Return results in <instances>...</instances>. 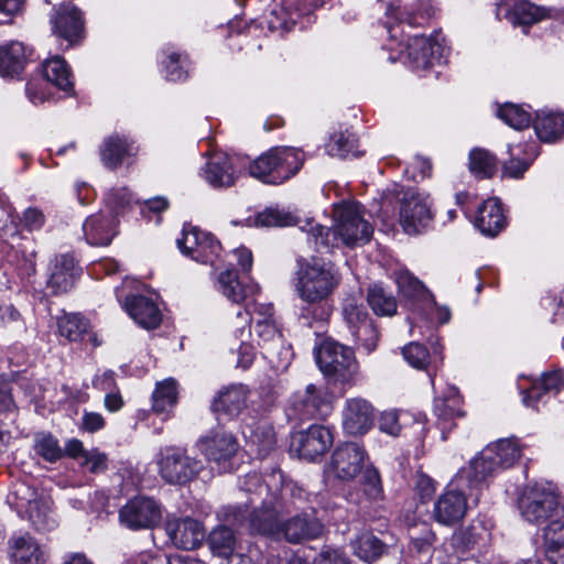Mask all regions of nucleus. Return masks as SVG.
<instances>
[{"mask_svg":"<svg viewBox=\"0 0 564 564\" xmlns=\"http://www.w3.org/2000/svg\"><path fill=\"white\" fill-rule=\"evenodd\" d=\"M76 276L77 270L73 257L62 254L55 259L47 286L54 294L68 292L73 288Z\"/></svg>","mask_w":564,"mask_h":564,"instance_id":"7c9ffc66","label":"nucleus"},{"mask_svg":"<svg viewBox=\"0 0 564 564\" xmlns=\"http://www.w3.org/2000/svg\"><path fill=\"white\" fill-rule=\"evenodd\" d=\"M357 138L349 131L336 132L330 137L327 143V152L332 156L345 159L349 155L359 156L361 152L358 151Z\"/></svg>","mask_w":564,"mask_h":564,"instance_id":"c03bdc74","label":"nucleus"},{"mask_svg":"<svg viewBox=\"0 0 564 564\" xmlns=\"http://www.w3.org/2000/svg\"><path fill=\"white\" fill-rule=\"evenodd\" d=\"M430 345L433 352L430 354L424 346L417 343H411L406 345L403 350L404 359L414 368L424 369L429 365H433L435 368L442 364V348L438 345L437 338H432Z\"/></svg>","mask_w":564,"mask_h":564,"instance_id":"2f4dec72","label":"nucleus"},{"mask_svg":"<svg viewBox=\"0 0 564 564\" xmlns=\"http://www.w3.org/2000/svg\"><path fill=\"white\" fill-rule=\"evenodd\" d=\"M351 333L361 344V346L367 350V352H371L376 349L379 339V333L372 322L360 324Z\"/></svg>","mask_w":564,"mask_h":564,"instance_id":"6e6d98bb","label":"nucleus"},{"mask_svg":"<svg viewBox=\"0 0 564 564\" xmlns=\"http://www.w3.org/2000/svg\"><path fill=\"white\" fill-rule=\"evenodd\" d=\"M250 442L258 446V454L267 455L275 445L274 432L271 426L259 425L254 431H250L248 436Z\"/></svg>","mask_w":564,"mask_h":564,"instance_id":"864d4df0","label":"nucleus"},{"mask_svg":"<svg viewBox=\"0 0 564 564\" xmlns=\"http://www.w3.org/2000/svg\"><path fill=\"white\" fill-rule=\"evenodd\" d=\"M177 247L183 254L191 259L214 264L221 249L215 237L197 227H184L182 237L176 240Z\"/></svg>","mask_w":564,"mask_h":564,"instance_id":"4468645a","label":"nucleus"},{"mask_svg":"<svg viewBox=\"0 0 564 564\" xmlns=\"http://www.w3.org/2000/svg\"><path fill=\"white\" fill-rule=\"evenodd\" d=\"M165 532L176 547L184 550L198 547L205 539L204 525L191 517L167 519Z\"/></svg>","mask_w":564,"mask_h":564,"instance_id":"a211bd4d","label":"nucleus"},{"mask_svg":"<svg viewBox=\"0 0 564 564\" xmlns=\"http://www.w3.org/2000/svg\"><path fill=\"white\" fill-rule=\"evenodd\" d=\"M549 17H551V10L536 7L525 0L517 1L506 15L514 25H530Z\"/></svg>","mask_w":564,"mask_h":564,"instance_id":"4c0bfd02","label":"nucleus"},{"mask_svg":"<svg viewBox=\"0 0 564 564\" xmlns=\"http://www.w3.org/2000/svg\"><path fill=\"white\" fill-rule=\"evenodd\" d=\"M335 395L327 387L310 383L292 395L290 409L299 420L325 419L332 413Z\"/></svg>","mask_w":564,"mask_h":564,"instance_id":"1a4fd4ad","label":"nucleus"},{"mask_svg":"<svg viewBox=\"0 0 564 564\" xmlns=\"http://www.w3.org/2000/svg\"><path fill=\"white\" fill-rule=\"evenodd\" d=\"M394 280L399 289V293L410 301H432L433 295L430 294L425 285L406 270H400L394 273Z\"/></svg>","mask_w":564,"mask_h":564,"instance_id":"58836bf2","label":"nucleus"},{"mask_svg":"<svg viewBox=\"0 0 564 564\" xmlns=\"http://www.w3.org/2000/svg\"><path fill=\"white\" fill-rule=\"evenodd\" d=\"M53 33L70 45L84 37V19L80 10L72 3H63L51 15Z\"/></svg>","mask_w":564,"mask_h":564,"instance_id":"f3484780","label":"nucleus"},{"mask_svg":"<svg viewBox=\"0 0 564 564\" xmlns=\"http://www.w3.org/2000/svg\"><path fill=\"white\" fill-rule=\"evenodd\" d=\"M253 335L257 338L259 347L262 348L263 357L268 359L269 362L276 368L288 367L292 354L276 323L257 319L253 327Z\"/></svg>","mask_w":564,"mask_h":564,"instance_id":"ddd939ff","label":"nucleus"},{"mask_svg":"<svg viewBox=\"0 0 564 564\" xmlns=\"http://www.w3.org/2000/svg\"><path fill=\"white\" fill-rule=\"evenodd\" d=\"M399 221L408 235L420 234L433 220L430 196L410 188L400 197Z\"/></svg>","mask_w":564,"mask_h":564,"instance_id":"9b49d317","label":"nucleus"},{"mask_svg":"<svg viewBox=\"0 0 564 564\" xmlns=\"http://www.w3.org/2000/svg\"><path fill=\"white\" fill-rule=\"evenodd\" d=\"M207 543L213 554L229 557L236 550L237 539L229 527L218 525L209 533Z\"/></svg>","mask_w":564,"mask_h":564,"instance_id":"ea45409f","label":"nucleus"},{"mask_svg":"<svg viewBox=\"0 0 564 564\" xmlns=\"http://www.w3.org/2000/svg\"><path fill=\"white\" fill-rule=\"evenodd\" d=\"M305 159V153L300 148L274 147L253 160L248 172L264 184L281 185L300 172Z\"/></svg>","mask_w":564,"mask_h":564,"instance_id":"7ed1b4c3","label":"nucleus"},{"mask_svg":"<svg viewBox=\"0 0 564 564\" xmlns=\"http://www.w3.org/2000/svg\"><path fill=\"white\" fill-rule=\"evenodd\" d=\"M152 400V408L156 413H165L172 409L177 401L176 381L174 379H166L158 383Z\"/></svg>","mask_w":564,"mask_h":564,"instance_id":"a18cd8bd","label":"nucleus"},{"mask_svg":"<svg viewBox=\"0 0 564 564\" xmlns=\"http://www.w3.org/2000/svg\"><path fill=\"white\" fill-rule=\"evenodd\" d=\"M379 429L381 432L392 436L399 435L401 425L397 411H384L379 419Z\"/></svg>","mask_w":564,"mask_h":564,"instance_id":"e2e57ef3","label":"nucleus"},{"mask_svg":"<svg viewBox=\"0 0 564 564\" xmlns=\"http://www.w3.org/2000/svg\"><path fill=\"white\" fill-rule=\"evenodd\" d=\"M522 449L517 440L505 438L489 444L467 466L457 471V482L486 485L497 471L509 468L521 457Z\"/></svg>","mask_w":564,"mask_h":564,"instance_id":"f03ea898","label":"nucleus"},{"mask_svg":"<svg viewBox=\"0 0 564 564\" xmlns=\"http://www.w3.org/2000/svg\"><path fill=\"white\" fill-rule=\"evenodd\" d=\"M132 143H129L126 138L115 134L104 141L100 156L107 167L117 169L127 156L132 154Z\"/></svg>","mask_w":564,"mask_h":564,"instance_id":"c9c22d12","label":"nucleus"},{"mask_svg":"<svg viewBox=\"0 0 564 564\" xmlns=\"http://www.w3.org/2000/svg\"><path fill=\"white\" fill-rule=\"evenodd\" d=\"M128 314L145 329L156 328L162 321V314L156 303L143 295L127 297L124 303Z\"/></svg>","mask_w":564,"mask_h":564,"instance_id":"a878e982","label":"nucleus"},{"mask_svg":"<svg viewBox=\"0 0 564 564\" xmlns=\"http://www.w3.org/2000/svg\"><path fill=\"white\" fill-rule=\"evenodd\" d=\"M364 481V491L365 494L373 500L381 498L382 496V486L381 479L378 470L373 468H367L364 471L362 476Z\"/></svg>","mask_w":564,"mask_h":564,"instance_id":"4d7b16f0","label":"nucleus"},{"mask_svg":"<svg viewBox=\"0 0 564 564\" xmlns=\"http://www.w3.org/2000/svg\"><path fill=\"white\" fill-rule=\"evenodd\" d=\"M42 70L46 83L64 91L73 89L72 72L64 58L54 56L46 59L42 65Z\"/></svg>","mask_w":564,"mask_h":564,"instance_id":"e433bc0d","label":"nucleus"},{"mask_svg":"<svg viewBox=\"0 0 564 564\" xmlns=\"http://www.w3.org/2000/svg\"><path fill=\"white\" fill-rule=\"evenodd\" d=\"M57 326L61 336L70 341H77L83 339L89 324L80 314H67L58 318Z\"/></svg>","mask_w":564,"mask_h":564,"instance_id":"de8ad7c7","label":"nucleus"},{"mask_svg":"<svg viewBox=\"0 0 564 564\" xmlns=\"http://www.w3.org/2000/svg\"><path fill=\"white\" fill-rule=\"evenodd\" d=\"M497 115L506 124L516 130L528 128L531 123L530 113L521 106L514 104H505L499 107Z\"/></svg>","mask_w":564,"mask_h":564,"instance_id":"09e8293b","label":"nucleus"},{"mask_svg":"<svg viewBox=\"0 0 564 564\" xmlns=\"http://www.w3.org/2000/svg\"><path fill=\"white\" fill-rule=\"evenodd\" d=\"M254 318L264 319V322L275 323L273 317V306L265 303H248L245 308H239L236 313L235 318L231 321L235 335L242 339L245 333L250 334V322Z\"/></svg>","mask_w":564,"mask_h":564,"instance_id":"c756f323","label":"nucleus"},{"mask_svg":"<svg viewBox=\"0 0 564 564\" xmlns=\"http://www.w3.org/2000/svg\"><path fill=\"white\" fill-rule=\"evenodd\" d=\"M35 452L45 460L53 463L63 456L58 441L51 434L40 433L35 436Z\"/></svg>","mask_w":564,"mask_h":564,"instance_id":"8fccbe9b","label":"nucleus"},{"mask_svg":"<svg viewBox=\"0 0 564 564\" xmlns=\"http://www.w3.org/2000/svg\"><path fill=\"white\" fill-rule=\"evenodd\" d=\"M441 44L423 35H415L410 39L406 46V55L415 69H426L441 58Z\"/></svg>","mask_w":564,"mask_h":564,"instance_id":"5701e85b","label":"nucleus"},{"mask_svg":"<svg viewBox=\"0 0 564 564\" xmlns=\"http://www.w3.org/2000/svg\"><path fill=\"white\" fill-rule=\"evenodd\" d=\"M90 473L97 474L104 471L107 468V457L105 454L98 451H90L84 454V458L80 462Z\"/></svg>","mask_w":564,"mask_h":564,"instance_id":"680f3d73","label":"nucleus"},{"mask_svg":"<svg viewBox=\"0 0 564 564\" xmlns=\"http://www.w3.org/2000/svg\"><path fill=\"white\" fill-rule=\"evenodd\" d=\"M519 509L523 519L534 524L550 522L561 512L557 495L544 484L528 487L519 500Z\"/></svg>","mask_w":564,"mask_h":564,"instance_id":"6e6552de","label":"nucleus"},{"mask_svg":"<svg viewBox=\"0 0 564 564\" xmlns=\"http://www.w3.org/2000/svg\"><path fill=\"white\" fill-rule=\"evenodd\" d=\"M365 451L357 443H344L332 455V468L343 480L354 479L364 465Z\"/></svg>","mask_w":564,"mask_h":564,"instance_id":"aec40b11","label":"nucleus"},{"mask_svg":"<svg viewBox=\"0 0 564 564\" xmlns=\"http://www.w3.org/2000/svg\"><path fill=\"white\" fill-rule=\"evenodd\" d=\"M117 220L112 215L97 214L88 217L83 231L91 246H108L116 236Z\"/></svg>","mask_w":564,"mask_h":564,"instance_id":"bb28decb","label":"nucleus"},{"mask_svg":"<svg viewBox=\"0 0 564 564\" xmlns=\"http://www.w3.org/2000/svg\"><path fill=\"white\" fill-rule=\"evenodd\" d=\"M354 554L364 562H373L384 552L386 545L371 532H362L351 541Z\"/></svg>","mask_w":564,"mask_h":564,"instance_id":"a19ab883","label":"nucleus"},{"mask_svg":"<svg viewBox=\"0 0 564 564\" xmlns=\"http://www.w3.org/2000/svg\"><path fill=\"white\" fill-rule=\"evenodd\" d=\"M484 486L481 484H459L457 482V474L449 482L447 489L437 498L434 503L433 517L444 525H454L459 523L468 509V498L473 499L474 503L479 500L478 491Z\"/></svg>","mask_w":564,"mask_h":564,"instance_id":"39448f33","label":"nucleus"},{"mask_svg":"<svg viewBox=\"0 0 564 564\" xmlns=\"http://www.w3.org/2000/svg\"><path fill=\"white\" fill-rule=\"evenodd\" d=\"M506 216L497 198H490L478 207L475 226L482 235L495 237L506 227Z\"/></svg>","mask_w":564,"mask_h":564,"instance_id":"cd10ccee","label":"nucleus"},{"mask_svg":"<svg viewBox=\"0 0 564 564\" xmlns=\"http://www.w3.org/2000/svg\"><path fill=\"white\" fill-rule=\"evenodd\" d=\"M199 451L208 458L215 462L227 460L232 457L238 448V444L232 434L223 430L212 432L209 435L198 441Z\"/></svg>","mask_w":564,"mask_h":564,"instance_id":"393cba45","label":"nucleus"},{"mask_svg":"<svg viewBox=\"0 0 564 564\" xmlns=\"http://www.w3.org/2000/svg\"><path fill=\"white\" fill-rule=\"evenodd\" d=\"M161 517L160 506L145 497L128 501L119 511L121 523L132 530L153 528L160 522Z\"/></svg>","mask_w":564,"mask_h":564,"instance_id":"dca6fc26","label":"nucleus"},{"mask_svg":"<svg viewBox=\"0 0 564 564\" xmlns=\"http://www.w3.org/2000/svg\"><path fill=\"white\" fill-rule=\"evenodd\" d=\"M544 547L558 546L564 544V523L558 520H551L544 529Z\"/></svg>","mask_w":564,"mask_h":564,"instance_id":"bf43d9fd","label":"nucleus"},{"mask_svg":"<svg viewBox=\"0 0 564 564\" xmlns=\"http://www.w3.org/2000/svg\"><path fill=\"white\" fill-rule=\"evenodd\" d=\"M31 55L24 43L10 41L0 45V76L18 78L24 70Z\"/></svg>","mask_w":564,"mask_h":564,"instance_id":"b1692460","label":"nucleus"},{"mask_svg":"<svg viewBox=\"0 0 564 564\" xmlns=\"http://www.w3.org/2000/svg\"><path fill=\"white\" fill-rule=\"evenodd\" d=\"M247 509L240 506H228L218 512L219 518L232 524L241 525L249 521L250 528L258 533L280 536L281 521L279 503L274 501L263 502L260 509L248 513Z\"/></svg>","mask_w":564,"mask_h":564,"instance_id":"0eeeda50","label":"nucleus"},{"mask_svg":"<svg viewBox=\"0 0 564 564\" xmlns=\"http://www.w3.org/2000/svg\"><path fill=\"white\" fill-rule=\"evenodd\" d=\"M295 291L308 304L326 301L339 284L340 275L330 262L312 258L297 261Z\"/></svg>","mask_w":564,"mask_h":564,"instance_id":"20e7f679","label":"nucleus"},{"mask_svg":"<svg viewBox=\"0 0 564 564\" xmlns=\"http://www.w3.org/2000/svg\"><path fill=\"white\" fill-rule=\"evenodd\" d=\"M498 161L495 155L482 149H474L469 153V169L480 178L491 177L497 171Z\"/></svg>","mask_w":564,"mask_h":564,"instance_id":"49530a36","label":"nucleus"},{"mask_svg":"<svg viewBox=\"0 0 564 564\" xmlns=\"http://www.w3.org/2000/svg\"><path fill=\"white\" fill-rule=\"evenodd\" d=\"M294 221L295 217L291 213L276 208H267L256 217V225L261 227L290 226Z\"/></svg>","mask_w":564,"mask_h":564,"instance_id":"603ef678","label":"nucleus"},{"mask_svg":"<svg viewBox=\"0 0 564 564\" xmlns=\"http://www.w3.org/2000/svg\"><path fill=\"white\" fill-rule=\"evenodd\" d=\"M533 127L541 141L554 142L564 134V113L541 111L536 115Z\"/></svg>","mask_w":564,"mask_h":564,"instance_id":"72a5a7b5","label":"nucleus"},{"mask_svg":"<svg viewBox=\"0 0 564 564\" xmlns=\"http://www.w3.org/2000/svg\"><path fill=\"white\" fill-rule=\"evenodd\" d=\"M106 425L105 417L98 412L85 411L82 417V429L88 433L100 431Z\"/></svg>","mask_w":564,"mask_h":564,"instance_id":"69168bd1","label":"nucleus"},{"mask_svg":"<svg viewBox=\"0 0 564 564\" xmlns=\"http://www.w3.org/2000/svg\"><path fill=\"white\" fill-rule=\"evenodd\" d=\"M158 465L160 475L166 482L178 485L194 479L203 468L200 460L189 457L177 447L161 449Z\"/></svg>","mask_w":564,"mask_h":564,"instance_id":"f8f14e48","label":"nucleus"},{"mask_svg":"<svg viewBox=\"0 0 564 564\" xmlns=\"http://www.w3.org/2000/svg\"><path fill=\"white\" fill-rule=\"evenodd\" d=\"M12 495L19 509L25 508L29 520L39 531H51L57 527V519L52 509V500L37 492L25 484L14 487Z\"/></svg>","mask_w":564,"mask_h":564,"instance_id":"9d476101","label":"nucleus"},{"mask_svg":"<svg viewBox=\"0 0 564 564\" xmlns=\"http://www.w3.org/2000/svg\"><path fill=\"white\" fill-rule=\"evenodd\" d=\"M324 527L319 520L308 514H297L281 522L280 535L290 543L313 540L322 535Z\"/></svg>","mask_w":564,"mask_h":564,"instance_id":"412c9836","label":"nucleus"},{"mask_svg":"<svg viewBox=\"0 0 564 564\" xmlns=\"http://www.w3.org/2000/svg\"><path fill=\"white\" fill-rule=\"evenodd\" d=\"M221 293L234 303H241L259 291L257 284H242L234 270H226L218 276Z\"/></svg>","mask_w":564,"mask_h":564,"instance_id":"f704fd0d","label":"nucleus"},{"mask_svg":"<svg viewBox=\"0 0 564 564\" xmlns=\"http://www.w3.org/2000/svg\"><path fill=\"white\" fill-rule=\"evenodd\" d=\"M341 420L347 434L364 435L373 425L375 409L362 398H350L345 401Z\"/></svg>","mask_w":564,"mask_h":564,"instance_id":"6ab92c4d","label":"nucleus"},{"mask_svg":"<svg viewBox=\"0 0 564 564\" xmlns=\"http://www.w3.org/2000/svg\"><path fill=\"white\" fill-rule=\"evenodd\" d=\"M334 435L329 427L313 424L292 436L291 446L299 456L306 460H315L332 447Z\"/></svg>","mask_w":564,"mask_h":564,"instance_id":"2eb2a0df","label":"nucleus"},{"mask_svg":"<svg viewBox=\"0 0 564 564\" xmlns=\"http://www.w3.org/2000/svg\"><path fill=\"white\" fill-rule=\"evenodd\" d=\"M415 490L422 499L430 498L435 491V485L431 477L417 474L415 478Z\"/></svg>","mask_w":564,"mask_h":564,"instance_id":"338daca9","label":"nucleus"},{"mask_svg":"<svg viewBox=\"0 0 564 564\" xmlns=\"http://www.w3.org/2000/svg\"><path fill=\"white\" fill-rule=\"evenodd\" d=\"M11 551L14 564H43L45 561L44 552L29 534L13 536Z\"/></svg>","mask_w":564,"mask_h":564,"instance_id":"473e14b6","label":"nucleus"},{"mask_svg":"<svg viewBox=\"0 0 564 564\" xmlns=\"http://www.w3.org/2000/svg\"><path fill=\"white\" fill-rule=\"evenodd\" d=\"M563 387L564 381L560 371L544 373L541 380L534 382L532 387L525 392L523 402L528 406H533L534 402L541 398L543 392L557 393Z\"/></svg>","mask_w":564,"mask_h":564,"instance_id":"79ce46f5","label":"nucleus"},{"mask_svg":"<svg viewBox=\"0 0 564 564\" xmlns=\"http://www.w3.org/2000/svg\"><path fill=\"white\" fill-rule=\"evenodd\" d=\"M316 564H350L346 554L339 550L323 551Z\"/></svg>","mask_w":564,"mask_h":564,"instance_id":"774afa93","label":"nucleus"},{"mask_svg":"<svg viewBox=\"0 0 564 564\" xmlns=\"http://www.w3.org/2000/svg\"><path fill=\"white\" fill-rule=\"evenodd\" d=\"M343 316L351 332L360 324L371 322L367 311L354 297H348L344 301Z\"/></svg>","mask_w":564,"mask_h":564,"instance_id":"3c124183","label":"nucleus"},{"mask_svg":"<svg viewBox=\"0 0 564 564\" xmlns=\"http://www.w3.org/2000/svg\"><path fill=\"white\" fill-rule=\"evenodd\" d=\"M166 78L172 82H178L186 77V70L181 65V54L171 53L165 63Z\"/></svg>","mask_w":564,"mask_h":564,"instance_id":"0e129e2a","label":"nucleus"},{"mask_svg":"<svg viewBox=\"0 0 564 564\" xmlns=\"http://www.w3.org/2000/svg\"><path fill=\"white\" fill-rule=\"evenodd\" d=\"M335 215L336 225L333 229L315 225L307 231V241L313 243L317 251H328L338 246V241L355 247L370 240L373 230L364 219L360 204L344 203L336 208Z\"/></svg>","mask_w":564,"mask_h":564,"instance_id":"f257e3e1","label":"nucleus"},{"mask_svg":"<svg viewBox=\"0 0 564 564\" xmlns=\"http://www.w3.org/2000/svg\"><path fill=\"white\" fill-rule=\"evenodd\" d=\"M367 301L377 315L392 316L397 313V301L380 284H373L368 289Z\"/></svg>","mask_w":564,"mask_h":564,"instance_id":"37998d69","label":"nucleus"},{"mask_svg":"<svg viewBox=\"0 0 564 564\" xmlns=\"http://www.w3.org/2000/svg\"><path fill=\"white\" fill-rule=\"evenodd\" d=\"M107 205L117 213L129 206L132 194L126 187L112 188L106 197Z\"/></svg>","mask_w":564,"mask_h":564,"instance_id":"052dcab7","label":"nucleus"},{"mask_svg":"<svg viewBox=\"0 0 564 564\" xmlns=\"http://www.w3.org/2000/svg\"><path fill=\"white\" fill-rule=\"evenodd\" d=\"M316 361L324 376L334 382L352 383L358 375L352 349L330 339L321 344Z\"/></svg>","mask_w":564,"mask_h":564,"instance_id":"423d86ee","label":"nucleus"},{"mask_svg":"<svg viewBox=\"0 0 564 564\" xmlns=\"http://www.w3.org/2000/svg\"><path fill=\"white\" fill-rule=\"evenodd\" d=\"M248 389L243 384H231L219 391L213 402L218 419L238 416L247 405Z\"/></svg>","mask_w":564,"mask_h":564,"instance_id":"4be33fe9","label":"nucleus"},{"mask_svg":"<svg viewBox=\"0 0 564 564\" xmlns=\"http://www.w3.org/2000/svg\"><path fill=\"white\" fill-rule=\"evenodd\" d=\"M204 178L213 187H229L234 185L236 172L230 158L225 153L213 154L206 163Z\"/></svg>","mask_w":564,"mask_h":564,"instance_id":"c85d7f7f","label":"nucleus"},{"mask_svg":"<svg viewBox=\"0 0 564 564\" xmlns=\"http://www.w3.org/2000/svg\"><path fill=\"white\" fill-rule=\"evenodd\" d=\"M48 83L44 79L34 78L26 84V96L29 100L39 105L50 98V91L47 90Z\"/></svg>","mask_w":564,"mask_h":564,"instance_id":"13d9d810","label":"nucleus"},{"mask_svg":"<svg viewBox=\"0 0 564 564\" xmlns=\"http://www.w3.org/2000/svg\"><path fill=\"white\" fill-rule=\"evenodd\" d=\"M459 406L460 400L458 397L437 398L434 402V412L440 420L447 422L455 416L463 415Z\"/></svg>","mask_w":564,"mask_h":564,"instance_id":"5fc2aeb1","label":"nucleus"}]
</instances>
